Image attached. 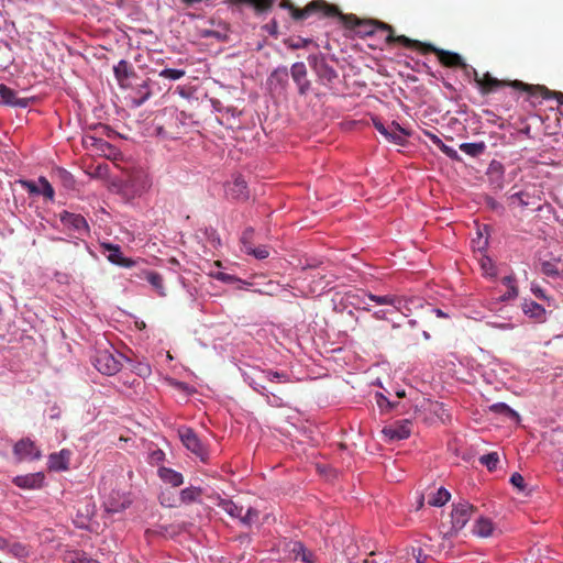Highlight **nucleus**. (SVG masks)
I'll return each mask as SVG.
<instances>
[{"mask_svg":"<svg viewBox=\"0 0 563 563\" xmlns=\"http://www.w3.org/2000/svg\"><path fill=\"white\" fill-rule=\"evenodd\" d=\"M450 493L443 488L440 487L437 493H433L428 498V505L432 507H442L450 500Z\"/></svg>","mask_w":563,"mask_h":563,"instance_id":"obj_26","label":"nucleus"},{"mask_svg":"<svg viewBox=\"0 0 563 563\" xmlns=\"http://www.w3.org/2000/svg\"><path fill=\"white\" fill-rule=\"evenodd\" d=\"M219 276H220V279H222V280H228V279H230V278H231L229 275H227V274H224V273H220V275H219Z\"/></svg>","mask_w":563,"mask_h":563,"instance_id":"obj_62","label":"nucleus"},{"mask_svg":"<svg viewBox=\"0 0 563 563\" xmlns=\"http://www.w3.org/2000/svg\"><path fill=\"white\" fill-rule=\"evenodd\" d=\"M510 483L520 492H525L526 489V483L525 478L519 473H514L510 476Z\"/></svg>","mask_w":563,"mask_h":563,"instance_id":"obj_45","label":"nucleus"},{"mask_svg":"<svg viewBox=\"0 0 563 563\" xmlns=\"http://www.w3.org/2000/svg\"><path fill=\"white\" fill-rule=\"evenodd\" d=\"M254 384H255L253 386L254 390H256L261 395L266 396L268 398L267 388L264 385L260 384V383H254Z\"/></svg>","mask_w":563,"mask_h":563,"instance_id":"obj_55","label":"nucleus"},{"mask_svg":"<svg viewBox=\"0 0 563 563\" xmlns=\"http://www.w3.org/2000/svg\"><path fill=\"white\" fill-rule=\"evenodd\" d=\"M244 251L247 254L253 255L255 258H258V260H264V258L268 257V255H269L268 249L265 245H261V246H254L253 244L246 245V250H244Z\"/></svg>","mask_w":563,"mask_h":563,"instance_id":"obj_33","label":"nucleus"},{"mask_svg":"<svg viewBox=\"0 0 563 563\" xmlns=\"http://www.w3.org/2000/svg\"><path fill=\"white\" fill-rule=\"evenodd\" d=\"M518 296V289L516 285H511L510 288H508V291L501 296V300H510Z\"/></svg>","mask_w":563,"mask_h":563,"instance_id":"obj_51","label":"nucleus"},{"mask_svg":"<svg viewBox=\"0 0 563 563\" xmlns=\"http://www.w3.org/2000/svg\"><path fill=\"white\" fill-rule=\"evenodd\" d=\"M11 551L18 556H26L27 550L22 543H14L11 547Z\"/></svg>","mask_w":563,"mask_h":563,"instance_id":"obj_50","label":"nucleus"},{"mask_svg":"<svg viewBox=\"0 0 563 563\" xmlns=\"http://www.w3.org/2000/svg\"><path fill=\"white\" fill-rule=\"evenodd\" d=\"M288 77H289L288 69H287V67L283 66V67H278L277 69H275L272 73L271 80L275 81L276 84H278L280 87L284 88L288 82Z\"/></svg>","mask_w":563,"mask_h":563,"instance_id":"obj_30","label":"nucleus"},{"mask_svg":"<svg viewBox=\"0 0 563 563\" xmlns=\"http://www.w3.org/2000/svg\"><path fill=\"white\" fill-rule=\"evenodd\" d=\"M161 478L165 482L170 484L173 487H178L184 483V477L180 473L163 467L159 470Z\"/></svg>","mask_w":563,"mask_h":563,"instance_id":"obj_24","label":"nucleus"},{"mask_svg":"<svg viewBox=\"0 0 563 563\" xmlns=\"http://www.w3.org/2000/svg\"><path fill=\"white\" fill-rule=\"evenodd\" d=\"M137 99H135L136 106H141L151 96V90L148 88L147 81H143L137 89Z\"/></svg>","mask_w":563,"mask_h":563,"instance_id":"obj_40","label":"nucleus"},{"mask_svg":"<svg viewBox=\"0 0 563 563\" xmlns=\"http://www.w3.org/2000/svg\"><path fill=\"white\" fill-rule=\"evenodd\" d=\"M217 506L225 511L230 517L239 519L245 526L251 527L257 522L260 511L254 507H244L242 504L233 501L232 499L219 498Z\"/></svg>","mask_w":563,"mask_h":563,"instance_id":"obj_5","label":"nucleus"},{"mask_svg":"<svg viewBox=\"0 0 563 563\" xmlns=\"http://www.w3.org/2000/svg\"><path fill=\"white\" fill-rule=\"evenodd\" d=\"M369 300L377 303V305H390V306H397V303L400 302V300L396 296L391 295H385V296H377L373 294L367 295Z\"/></svg>","mask_w":563,"mask_h":563,"instance_id":"obj_31","label":"nucleus"},{"mask_svg":"<svg viewBox=\"0 0 563 563\" xmlns=\"http://www.w3.org/2000/svg\"><path fill=\"white\" fill-rule=\"evenodd\" d=\"M290 74L294 81L298 86V92L303 96L310 89V81L307 80V68L306 65L301 62H297L292 64L290 68Z\"/></svg>","mask_w":563,"mask_h":563,"instance_id":"obj_15","label":"nucleus"},{"mask_svg":"<svg viewBox=\"0 0 563 563\" xmlns=\"http://www.w3.org/2000/svg\"><path fill=\"white\" fill-rule=\"evenodd\" d=\"M407 555L412 556L416 560V563H427L430 558L423 552L421 547H410V549L407 550Z\"/></svg>","mask_w":563,"mask_h":563,"instance_id":"obj_36","label":"nucleus"},{"mask_svg":"<svg viewBox=\"0 0 563 563\" xmlns=\"http://www.w3.org/2000/svg\"><path fill=\"white\" fill-rule=\"evenodd\" d=\"M374 128L386 137L389 142H393L397 145H404L406 143L407 137L410 133L400 126L397 122L393 121L389 125H384V123L378 119H373Z\"/></svg>","mask_w":563,"mask_h":563,"instance_id":"obj_7","label":"nucleus"},{"mask_svg":"<svg viewBox=\"0 0 563 563\" xmlns=\"http://www.w3.org/2000/svg\"><path fill=\"white\" fill-rule=\"evenodd\" d=\"M43 473H34L27 475H20L13 478V483L23 489H36L43 486Z\"/></svg>","mask_w":563,"mask_h":563,"instance_id":"obj_18","label":"nucleus"},{"mask_svg":"<svg viewBox=\"0 0 563 563\" xmlns=\"http://www.w3.org/2000/svg\"><path fill=\"white\" fill-rule=\"evenodd\" d=\"M525 196H526L525 192L519 191V192L514 194L511 196V199L518 201V203L520 206L525 207V206H528V202L523 199Z\"/></svg>","mask_w":563,"mask_h":563,"instance_id":"obj_52","label":"nucleus"},{"mask_svg":"<svg viewBox=\"0 0 563 563\" xmlns=\"http://www.w3.org/2000/svg\"><path fill=\"white\" fill-rule=\"evenodd\" d=\"M179 437H180L183 444L187 448V450L191 451L202 462H207L208 451L192 429H190V428L180 429Z\"/></svg>","mask_w":563,"mask_h":563,"instance_id":"obj_9","label":"nucleus"},{"mask_svg":"<svg viewBox=\"0 0 563 563\" xmlns=\"http://www.w3.org/2000/svg\"><path fill=\"white\" fill-rule=\"evenodd\" d=\"M73 563H89V559L84 552H74L69 555Z\"/></svg>","mask_w":563,"mask_h":563,"instance_id":"obj_47","label":"nucleus"},{"mask_svg":"<svg viewBox=\"0 0 563 563\" xmlns=\"http://www.w3.org/2000/svg\"><path fill=\"white\" fill-rule=\"evenodd\" d=\"M201 495V489L197 487H188L180 492V499L184 503H191Z\"/></svg>","mask_w":563,"mask_h":563,"instance_id":"obj_35","label":"nucleus"},{"mask_svg":"<svg viewBox=\"0 0 563 563\" xmlns=\"http://www.w3.org/2000/svg\"><path fill=\"white\" fill-rule=\"evenodd\" d=\"M547 91H536V92H528L530 96H541L543 99H551L554 98L558 100L560 104H563V92L560 91H551L545 86H542Z\"/></svg>","mask_w":563,"mask_h":563,"instance_id":"obj_37","label":"nucleus"},{"mask_svg":"<svg viewBox=\"0 0 563 563\" xmlns=\"http://www.w3.org/2000/svg\"><path fill=\"white\" fill-rule=\"evenodd\" d=\"M474 80L476 81L479 91L482 95H488L499 88L511 87L516 90L525 91V92H536L547 90L541 85H530L526 84L521 80H503L493 77L489 73H485L482 77H479L476 69H473Z\"/></svg>","mask_w":563,"mask_h":563,"instance_id":"obj_2","label":"nucleus"},{"mask_svg":"<svg viewBox=\"0 0 563 563\" xmlns=\"http://www.w3.org/2000/svg\"><path fill=\"white\" fill-rule=\"evenodd\" d=\"M413 42H416V44L407 46V48L418 49V51L422 52L423 54L433 53L438 56L439 62L445 67H450V68L460 67L463 69L468 67L467 64L461 57V55H459L457 53L438 48L430 43H422L417 40H413Z\"/></svg>","mask_w":563,"mask_h":563,"instance_id":"obj_6","label":"nucleus"},{"mask_svg":"<svg viewBox=\"0 0 563 563\" xmlns=\"http://www.w3.org/2000/svg\"><path fill=\"white\" fill-rule=\"evenodd\" d=\"M59 220L66 229L73 231L78 236H82L89 232L88 222L81 214L63 211L59 214Z\"/></svg>","mask_w":563,"mask_h":563,"instance_id":"obj_10","label":"nucleus"},{"mask_svg":"<svg viewBox=\"0 0 563 563\" xmlns=\"http://www.w3.org/2000/svg\"><path fill=\"white\" fill-rule=\"evenodd\" d=\"M531 290L538 298L545 299V294L541 287L533 285Z\"/></svg>","mask_w":563,"mask_h":563,"instance_id":"obj_56","label":"nucleus"},{"mask_svg":"<svg viewBox=\"0 0 563 563\" xmlns=\"http://www.w3.org/2000/svg\"><path fill=\"white\" fill-rule=\"evenodd\" d=\"M373 317L375 319H385V311L384 310H378V311H375L373 313Z\"/></svg>","mask_w":563,"mask_h":563,"instance_id":"obj_60","label":"nucleus"},{"mask_svg":"<svg viewBox=\"0 0 563 563\" xmlns=\"http://www.w3.org/2000/svg\"><path fill=\"white\" fill-rule=\"evenodd\" d=\"M481 266L486 276H489V277L496 276V268L489 258L482 260Z\"/></svg>","mask_w":563,"mask_h":563,"instance_id":"obj_43","label":"nucleus"},{"mask_svg":"<svg viewBox=\"0 0 563 563\" xmlns=\"http://www.w3.org/2000/svg\"><path fill=\"white\" fill-rule=\"evenodd\" d=\"M101 247L104 253H107V258L110 263L130 268L135 265V261L129 257H125L121 251L120 245L111 244V243H102Z\"/></svg>","mask_w":563,"mask_h":563,"instance_id":"obj_13","label":"nucleus"},{"mask_svg":"<svg viewBox=\"0 0 563 563\" xmlns=\"http://www.w3.org/2000/svg\"><path fill=\"white\" fill-rule=\"evenodd\" d=\"M0 104L26 108L29 106V100L25 98L16 97L14 90L4 84H0Z\"/></svg>","mask_w":563,"mask_h":563,"instance_id":"obj_17","label":"nucleus"},{"mask_svg":"<svg viewBox=\"0 0 563 563\" xmlns=\"http://www.w3.org/2000/svg\"><path fill=\"white\" fill-rule=\"evenodd\" d=\"M225 195L229 199L244 202L250 198L246 181L241 175L233 177L231 181L225 184Z\"/></svg>","mask_w":563,"mask_h":563,"instance_id":"obj_12","label":"nucleus"},{"mask_svg":"<svg viewBox=\"0 0 563 563\" xmlns=\"http://www.w3.org/2000/svg\"><path fill=\"white\" fill-rule=\"evenodd\" d=\"M186 75L184 69L165 68L158 73V76L169 80H178Z\"/></svg>","mask_w":563,"mask_h":563,"instance_id":"obj_34","label":"nucleus"},{"mask_svg":"<svg viewBox=\"0 0 563 563\" xmlns=\"http://www.w3.org/2000/svg\"><path fill=\"white\" fill-rule=\"evenodd\" d=\"M282 9H287L294 20H305L311 14H319L323 18H335L340 14V10L336 5L330 4L324 0H313L308 3L303 9L295 7L287 0L279 2Z\"/></svg>","mask_w":563,"mask_h":563,"instance_id":"obj_3","label":"nucleus"},{"mask_svg":"<svg viewBox=\"0 0 563 563\" xmlns=\"http://www.w3.org/2000/svg\"><path fill=\"white\" fill-rule=\"evenodd\" d=\"M124 355L113 347L98 349L92 356V364L103 375L117 374L123 364Z\"/></svg>","mask_w":563,"mask_h":563,"instance_id":"obj_4","label":"nucleus"},{"mask_svg":"<svg viewBox=\"0 0 563 563\" xmlns=\"http://www.w3.org/2000/svg\"><path fill=\"white\" fill-rule=\"evenodd\" d=\"M382 433L388 441L407 439L411 434V421L407 419L395 421L394 423L385 426Z\"/></svg>","mask_w":563,"mask_h":563,"instance_id":"obj_11","label":"nucleus"},{"mask_svg":"<svg viewBox=\"0 0 563 563\" xmlns=\"http://www.w3.org/2000/svg\"><path fill=\"white\" fill-rule=\"evenodd\" d=\"M264 378L271 383H289L290 377L286 372H277V371H263L262 372Z\"/></svg>","mask_w":563,"mask_h":563,"instance_id":"obj_28","label":"nucleus"},{"mask_svg":"<svg viewBox=\"0 0 563 563\" xmlns=\"http://www.w3.org/2000/svg\"><path fill=\"white\" fill-rule=\"evenodd\" d=\"M314 73L321 80L327 82H331L333 79L338 77L336 71L327 62L319 66L318 70H316Z\"/></svg>","mask_w":563,"mask_h":563,"instance_id":"obj_29","label":"nucleus"},{"mask_svg":"<svg viewBox=\"0 0 563 563\" xmlns=\"http://www.w3.org/2000/svg\"><path fill=\"white\" fill-rule=\"evenodd\" d=\"M13 452L18 456L19 461L41 459V451L30 439H22L16 442L13 448Z\"/></svg>","mask_w":563,"mask_h":563,"instance_id":"obj_14","label":"nucleus"},{"mask_svg":"<svg viewBox=\"0 0 563 563\" xmlns=\"http://www.w3.org/2000/svg\"><path fill=\"white\" fill-rule=\"evenodd\" d=\"M522 311L526 316L534 319L537 322H544L547 319L545 309L532 300H525L522 303Z\"/></svg>","mask_w":563,"mask_h":563,"instance_id":"obj_20","label":"nucleus"},{"mask_svg":"<svg viewBox=\"0 0 563 563\" xmlns=\"http://www.w3.org/2000/svg\"><path fill=\"white\" fill-rule=\"evenodd\" d=\"M490 410L511 418H518V413L504 402L494 404Z\"/></svg>","mask_w":563,"mask_h":563,"instance_id":"obj_39","label":"nucleus"},{"mask_svg":"<svg viewBox=\"0 0 563 563\" xmlns=\"http://www.w3.org/2000/svg\"><path fill=\"white\" fill-rule=\"evenodd\" d=\"M308 63H309L310 67L312 68V70L316 71V70H318L319 66H321L322 64L325 63V58L321 54L310 55L308 57Z\"/></svg>","mask_w":563,"mask_h":563,"instance_id":"obj_44","label":"nucleus"},{"mask_svg":"<svg viewBox=\"0 0 563 563\" xmlns=\"http://www.w3.org/2000/svg\"><path fill=\"white\" fill-rule=\"evenodd\" d=\"M475 510L476 508L465 500L453 505V509L451 512V529L454 532H459L460 530H462L470 521Z\"/></svg>","mask_w":563,"mask_h":563,"instance_id":"obj_8","label":"nucleus"},{"mask_svg":"<svg viewBox=\"0 0 563 563\" xmlns=\"http://www.w3.org/2000/svg\"><path fill=\"white\" fill-rule=\"evenodd\" d=\"M542 272L548 276H556L559 274L555 266L550 262H545L542 264Z\"/></svg>","mask_w":563,"mask_h":563,"instance_id":"obj_49","label":"nucleus"},{"mask_svg":"<svg viewBox=\"0 0 563 563\" xmlns=\"http://www.w3.org/2000/svg\"><path fill=\"white\" fill-rule=\"evenodd\" d=\"M312 43V40L310 38H303V37H296V38H288L285 44L291 48V49H299L305 48L309 44Z\"/></svg>","mask_w":563,"mask_h":563,"instance_id":"obj_41","label":"nucleus"},{"mask_svg":"<svg viewBox=\"0 0 563 563\" xmlns=\"http://www.w3.org/2000/svg\"><path fill=\"white\" fill-rule=\"evenodd\" d=\"M396 395H397L398 398H402V397L406 396V393H405L404 389H399V390L396 391Z\"/></svg>","mask_w":563,"mask_h":563,"instance_id":"obj_61","label":"nucleus"},{"mask_svg":"<svg viewBox=\"0 0 563 563\" xmlns=\"http://www.w3.org/2000/svg\"><path fill=\"white\" fill-rule=\"evenodd\" d=\"M300 541L297 540H283L278 544V551L284 560H298V549H300Z\"/></svg>","mask_w":563,"mask_h":563,"instance_id":"obj_22","label":"nucleus"},{"mask_svg":"<svg viewBox=\"0 0 563 563\" xmlns=\"http://www.w3.org/2000/svg\"><path fill=\"white\" fill-rule=\"evenodd\" d=\"M27 190L31 194L43 195L48 200H54L55 191L49 181L45 177L38 178V184L31 181L25 183Z\"/></svg>","mask_w":563,"mask_h":563,"instance_id":"obj_19","label":"nucleus"},{"mask_svg":"<svg viewBox=\"0 0 563 563\" xmlns=\"http://www.w3.org/2000/svg\"><path fill=\"white\" fill-rule=\"evenodd\" d=\"M302 563H314L316 554L307 549L302 543H300V549H298V560Z\"/></svg>","mask_w":563,"mask_h":563,"instance_id":"obj_38","label":"nucleus"},{"mask_svg":"<svg viewBox=\"0 0 563 563\" xmlns=\"http://www.w3.org/2000/svg\"><path fill=\"white\" fill-rule=\"evenodd\" d=\"M253 235H254V229L251 227L246 228L243 231L242 236H241V242L243 244L244 250H246V245L253 244L252 243Z\"/></svg>","mask_w":563,"mask_h":563,"instance_id":"obj_46","label":"nucleus"},{"mask_svg":"<svg viewBox=\"0 0 563 563\" xmlns=\"http://www.w3.org/2000/svg\"><path fill=\"white\" fill-rule=\"evenodd\" d=\"M70 452L62 450L58 453H52L48 457L49 468L53 471H67L69 468Z\"/></svg>","mask_w":563,"mask_h":563,"instance_id":"obj_21","label":"nucleus"},{"mask_svg":"<svg viewBox=\"0 0 563 563\" xmlns=\"http://www.w3.org/2000/svg\"><path fill=\"white\" fill-rule=\"evenodd\" d=\"M115 79L118 80L120 87L126 88L130 86V79L135 77V70L133 66L122 59L113 67Z\"/></svg>","mask_w":563,"mask_h":563,"instance_id":"obj_16","label":"nucleus"},{"mask_svg":"<svg viewBox=\"0 0 563 563\" xmlns=\"http://www.w3.org/2000/svg\"><path fill=\"white\" fill-rule=\"evenodd\" d=\"M144 278L151 284V286L157 291L159 296H166L164 279L161 274L153 271H146L144 272Z\"/></svg>","mask_w":563,"mask_h":563,"instance_id":"obj_23","label":"nucleus"},{"mask_svg":"<svg viewBox=\"0 0 563 563\" xmlns=\"http://www.w3.org/2000/svg\"><path fill=\"white\" fill-rule=\"evenodd\" d=\"M438 147L446 155L449 156L450 158H453V159H457L459 158V155H457V152L450 147V146H446L442 141L441 143L438 145Z\"/></svg>","mask_w":563,"mask_h":563,"instance_id":"obj_48","label":"nucleus"},{"mask_svg":"<svg viewBox=\"0 0 563 563\" xmlns=\"http://www.w3.org/2000/svg\"><path fill=\"white\" fill-rule=\"evenodd\" d=\"M336 16L340 18L345 27L354 30L361 36H371L376 31H383L387 33L386 43L388 45L400 44L407 48V46L416 44L413 40L405 35H395L394 27L385 22L378 20L360 19L355 14H343L341 12Z\"/></svg>","mask_w":563,"mask_h":563,"instance_id":"obj_1","label":"nucleus"},{"mask_svg":"<svg viewBox=\"0 0 563 563\" xmlns=\"http://www.w3.org/2000/svg\"><path fill=\"white\" fill-rule=\"evenodd\" d=\"M485 144L483 142L479 143H462L460 145V150L465 154L476 157L484 153Z\"/></svg>","mask_w":563,"mask_h":563,"instance_id":"obj_27","label":"nucleus"},{"mask_svg":"<svg viewBox=\"0 0 563 563\" xmlns=\"http://www.w3.org/2000/svg\"><path fill=\"white\" fill-rule=\"evenodd\" d=\"M493 530V522L487 518L481 517L476 520L473 531L476 536L486 538L492 536Z\"/></svg>","mask_w":563,"mask_h":563,"instance_id":"obj_25","label":"nucleus"},{"mask_svg":"<svg viewBox=\"0 0 563 563\" xmlns=\"http://www.w3.org/2000/svg\"><path fill=\"white\" fill-rule=\"evenodd\" d=\"M376 555H377V554H376L374 551H372V552L369 553V556H371V558H374V556H376ZM382 562H383V558H380L379 560H376V559H372V560H369L368 558L363 560V563H382Z\"/></svg>","mask_w":563,"mask_h":563,"instance_id":"obj_57","label":"nucleus"},{"mask_svg":"<svg viewBox=\"0 0 563 563\" xmlns=\"http://www.w3.org/2000/svg\"><path fill=\"white\" fill-rule=\"evenodd\" d=\"M503 283L510 288L511 285H515V278L512 276H505Z\"/></svg>","mask_w":563,"mask_h":563,"instance_id":"obj_58","label":"nucleus"},{"mask_svg":"<svg viewBox=\"0 0 563 563\" xmlns=\"http://www.w3.org/2000/svg\"><path fill=\"white\" fill-rule=\"evenodd\" d=\"M432 311H433V312L435 313V316H437V317H439V318H448V317H449V314H448V313H445L444 311H442L441 309H433Z\"/></svg>","mask_w":563,"mask_h":563,"instance_id":"obj_59","label":"nucleus"},{"mask_svg":"<svg viewBox=\"0 0 563 563\" xmlns=\"http://www.w3.org/2000/svg\"><path fill=\"white\" fill-rule=\"evenodd\" d=\"M334 563H358V562H353L345 554L341 553V554L335 556Z\"/></svg>","mask_w":563,"mask_h":563,"instance_id":"obj_54","label":"nucleus"},{"mask_svg":"<svg viewBox=\"0 0 563 563\" xmlns=\"http://www.w3.org/2000/svg\"><path fill=\"white\" fill-rule=\"evenodd\" d=\"M376 404L382 410H390L396 407L395 402H391L385 395L382 393L376 394Z\"/></svg>","mask_w":563,"mask_h":563,"instance_id":"obj_42","label":"nucleus"},{"mask_svg":"<svg viewBox=\"0 0 563 563\" xmlns=\"http://www.w3.org/2000/svg\"><path fill=\"white\" fill-rule=\"evenodd\" d=\"M423 133H424V135H426L427 137H429V139L431 140V142H432L434 145H437V146H438V145L441 143V141H442L438 135H435L434 133H432V132H430V131H423Z\"/></svg>","mask_w":563,"mask_h":563,"instance_id":"obj_53","label":"nucleus"},{"mask_svg":"<svg viewBox=\"0 0 563 563\" xmlns=\"http://www.w3.org/2000/svg\"><path fill=\"white\" fill-rule=\"evenodd\" d=\"M479 462L487 467L488 471L493 472L497 468L499 456L496 452H492L481 456Z\"/></svg>","mask_w":563,"mask_h":563,"instance_id":"obj_32","label":"nucleus"}]
</instances>
